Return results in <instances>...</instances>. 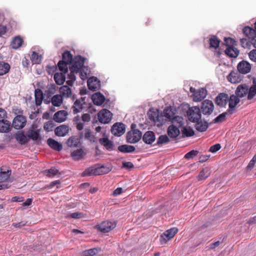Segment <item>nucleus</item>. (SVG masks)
I'll list each match as a JSON object with an SVG mask.
<instances>
[{
	"instance_id": "2f4dec72",
	"label": "nucleus",
	"mask_w": 256,
	"mask_h": 256,
	"mask_svg": "<svg viewBox=\"0 0 256 256\" xmlns=\"http://www.w3.org/2000/svg\"><path fill=\"white\" fill-rule=\"evenodd\" d=\"M160 113V110L158 109H154V108H150L147 112V115L148 119L154 122V124L156 121V118Z\"/></svg>"
},
{
	"instance_id": "09e8293b",
	"label": "nucleus",
	"mask_w": 256,
	"mask_h": 256,
	"mask_svg": "<svg viewBox=\"0 0 256 256\" xmlns=\"http://www.w3.org/2000/svg\"><path fill=\"white\" fill-rule=\"evenodd\" d=\"M23 42L20 36H16L12 40L11 45L14 49L20 48Z\"/></svg>"
},
{
	"instance_id": "4468645a",
	"label": "nucleus",
	"mask_w": 256,
	"mask_h": 256,
	"mask_svg": "<svg viewBox=\"0 0 256 256\" xmlns=\"http://www.w3.org/2000/svg\"><path fill=\"white\" fill-rule=\"evenodd\" d=\"M87 82L88 88L92 90L96 91L100 87V82L96 77L90 78L88 79Z\"/></svg>"
},
{
	"instance_id": "a19ab883",
	"label": "nucleus",
	"mask_w": 256,
	"mask_h": 256,
	"mask_svg": "<svg viewBox=\"0 0 256 256\" xmlns=\"http://www.w3.org/2000/svg\"><path fill=\"white\" fill-rule=\"evenodd\" d=\"M118 150L124 153H130L134 151L135 148L132 146L123 144L118 146Z\"/></svg>"
},
{
	"instance_id": "603ef678",
	"label": "nucleus",
	"mask_w": 256,
	"mask_h": 256,
	"mask_svg": "<svg viewBox=\"0 0 256 256\" xmlns=\"http://www.w3.org/2000/svg\"><path fill=\"white\" fill-rule=\"evenodd\" d=\"M226 120V114L222 113L219 114L217 117H216L210 123V124H217L219 122H221Z\"/></svg>"
},
{
	"instance_id": "c756f323",
	"label": "nucleus",
	"mask_w": 256,
	"mask_h": 256,
	"mask_svg": "<svg viewBox=\"0 0 256 256\" xmlns=\"http://www.w3.org/2000/svg\"><path fill=\"white\" fill-rule=\"evenodd\" d=\"M28 138L33 140H40V136L38 130H29L26 132Z\"/></svg>"
},
{
	"instance_id": "79ce46f5",
	"label": "nucleus",
	"mask_w": 256,
	"mask_h": 256,
	"mask_svg": "<svg viewBox=\"0 0 256 256\" xmlns=\"http://www.w3.org/2000/svg\"><path fill=\"white\" fill-rule=\"evenodd\" d=\"M63 98L60 94L54 96L51 98L50 102L54 106H60L62 103Z\"/></svg>"
},
{
	"instance_id": "393cba45",
	"label": "nucleus",
	"mask_w": 256,
	"mask_h": 256,
	"mask_svg": "<svg viewBox=\"0 0 256 256\" xmlns=\"http://www.w3.org/2000/svg\"><path fill=\"white\" fill-rule=\"evenodd\" d=\"M69 131L68 126L66 125H61L58 126L54 130L55 134L58 136H65Z\"/></svg>"
},
{
	"instance_id": "0e129e2a",
	"label": "nucleus",
	"mask_w": 256,
	"mask_h": 256,
	"mask_svg": "<svg viewBox=\"0 0 256 256\" xmlns=\"http://www.w3.org/2000/svg\"><path fill=\"white\" fill-rule=\"evenodd\" d=\"M84 214L82 212H76L72 214H70L67 216L68 218H70L74 219L80 218H84Z\"/></svg>"
},
{
	"instance_id": "aec40b11",
	"label": "nucleus",
	"mask_w": 256,
	"mask_h": 256,
	"mask_svg": "<svg viewBox=\"0 0 256 256\" xmlns=\"http://www.w3.org/2000/svg\"><path fill=\"white\" fill-rule=\"evenodd\" d=\"M67 115L68 112L66 110H59L54 114V120L56 122H62L66 120Z\"/></svg>"
},
{
	"instance_id": "9d476101",
	"label": "nucleus",
	"mask_w": 256,
	"mask_h": 256,
	"mask_svg": "<svg viewBox=\"0 0 256 256\" xmlns=\"http://www.w3.org/2000/svg\"><path fill=\"white\" fill-rule=\"evenodd\" d=\"M112 116L110 112L106 109H102L98 114L99 121L102 124L109 123L112 120Z\"/></svg>"
},
{
	"instance_id": "7ed1b4c3",
	"label": "nucleus",
	"mask_w": 256,
	"mask_h": 256,
	"mask_svg": "<svg viewBox=\"0 0 256 256\" xmlns=\"http://www.w3.org/2000/svg\"><path fill=\"white\" fill-rule=\"evenodd\" d=\"M202 112L200 108L198 106L190 107L186 112L188 120L192 122H196L202 118Z\"/></svg>"
},
{
	"instance_id": "ddd939ff",
	"label": "nucleus",
	"mask_w": 256,
	"mask_h": 256,
	"mask_svg": "<svg viewBox=\"0 0 256 256\" xmlns=\"http://www.w3.org/2000/svg\"><path fill=\"white\" fill-rule=\"evenodd\" d=\"M125 125L122 123L114 124L111 128L112 133L118 136H120L125 132Z\"/></svg>"
},
{
	"instance_id": "6e6d98bb",
	"label": "nucleus",
	"mask_w": 256,
	"mask_h": 256,
	"mask_svg": "<svg viewBox=\"0 0 256 256\" xmlns=\"http://www.w3.org/2000/svg\"><path fill=\"white\" fill-rule=\"evenodd\" d=\"M164 208V206L160 205L156 208L154 209L152 208V210H148V212H147L146 215L148 216V218L150 217L153 214L161 212Z\"/></svg>"
},
{
	"instance_id": "f257e3e1",
	"label": "nucleus",
	"mask_w": 256,
	"mask_h": 256,
	"mask_svg": "<svg viewBox=\"0 0 256 256\" xmlns=\"http://www.w3.org/2000/svg\"><path fill=\"white\" fill-rule=\"evenodd\" d=\"M73 60L72 55L69 51H65L62 54V60L59 61L58 66L61 72L66 73L68 72V68L70 64Z\"/></svg>"
},
{
	"instance_id": "4be33fe9",
	"label": "nucleus",
	"mask_w": 256,
	"mask_h": 256,
	"mask_svg": "<svg viewBox=\"0 0 256 256\" xmlns=\"http://www.w3.org/2000/svg\"><path fill=\"white\" fill-rule=\"evenodd\" d=\"M196 126L195 128L196 129L200 132H206L207 129L208 128V126H210L211 124H210V123L208 124L206 121H202V119L200 120H199L198 122H196Z\"/></svg>"
},
{
	"instance_id": "1a4fd4ad",
	"label": "nucleus",
	"mask_w": 256,
	"mask_h": 256,
	"mask_svg": "<svg viewBox=\"0 0 256 256\" xmlns=\"http://www.w3.org/2000/svg\"><path fill=\"white\" fill-rule=\"evenodd\" d=\"M116 226L115 222L111 221H104L100 224L95 226V228L98 230L100 232L103 233L108 232Z\"/></svg>"
},
{
	"instance_id": "338daca9",
	"label": "nucleus",
	"mask_w": 256,
	"mask_h": 256,
	"mask_svg": "<svg viewBox=\"0 0 256 256\" xmlns=\"http://www.w3.org/2000/svg\"><path fill=\"white\" fill-rule=\"evenodd\" d=\"M221 148V146L220 144H216L211 146L209 149V152L212 153H214L219 150Z\"/></svg>"
},
{
	"instance_id": "c03bdc74",
	"label": "nucleus",
	"mask_w": 256,
	"mask_h": 256,
	"mask_svg": "<svg viewBox=\"0 0 256 256\" xmlns=\"http://www.w3.org/2000/svg\"><path fill=\"white\" fill-rule=\"evenodd\" d=\"M170 142V138H168V136H166V134L160 135L158 138L156 143L154 144V146L156 145H162L164 144H166Z\"/></svg>"
},
{
	"instance_id": "c9c22d12",
	"label": "nucleus",
	"mask_w": 256,
	"mask_h": 256,
	"mask_svg": "<svg viewBox=\"0 0 256 256\" xmlns=\"http://www.w3.org/2000/svg\"><path fill=\"white\" fill-rule=\"evenodd\" d=\"M220 42L221 40L216 36H212L209 39L210 47L216 49L220 46Z\"/></svg>"
},
{
	"instance_id": "a211bd4d",
	"label": "nucleus",
	"mask_w": 256,
	"mask_h": 256,
	"mask_svg": "<svg viewBox=\"0 0 256 256\" xmlns=\"http://www.w3.org/2000/svg\"><path fill=\"white\" fill-rule=\"evenodd\" d=\"M207 90L206 88H201L198 90L196 94L193 97V100L194 102H200L204 100L206 96Z\"/></svg>"
},
{
	"instance_id": "864d4df0",
	"label": "nucleus",
	"mask_w": 256,
	"mask_h": 256,
	"mask_svg": "<svg viewBox=\"0 0 256 256\" xmlns=\"http://www.w3.org/2000/svg\"><path fill=\"white\" fill-rule=\"evenodd\" d=\"M79 143V140L74 137L70 138L67 142L68 146L70 147H76Z\"/></svg>"
},
{
	"instance_id": "58836bf2",
	"label": "nucleus",
	"mask_w": 256,
	"mask_h": 256,
	"mask_svg": "<svg viewBox=\"0 0 256 256\" xmlns=\"http://www.w3.org/2000/svg\"><path fill=\"white\" fill-rule=\"evenodd\" d=\"M182 137H191L194 134V130L190 126L182 127Z\"/></svg>"
},
{
	"instance_id": "8fccbe9b",
	"label": "nucleus",
	"mask_w": 256,
	"mask_h": 256,
	"mask_svg": "<svg viewBox=\"0 0 256 256\" xmlns=\"http://www.w3.org/2000/svg\"><path fill=\"white\" fill-rule=\"evenodd\" d=\"M167 120H168L163 116V114L161 112L160 114H158L154 124L158 127H160L164 124Z\"/></svg>"
},
{
	"instance_id": "6e6552de",
	"label": "nucleus",
	"mask_w": 256,
	"mask_h": 256,
	"mask_svg": "<svg viewBox=\"0 0 256 256\" xmlns=\"http://www.w3.org/2000/svg\"><path fill=\"white\" fill-rule=\"evenodd\" d=\"M176 122L178 124V126L171 124L168 128L167 133L170 138L175 139L180 134L179 128L182 126L184 122L182 120Z\"/></svg>"
},
{
	"instance_id": "a18cd8bd",
	"label": "nucleus",
	"mask_w": 256,
	"mask_h": 256,
	"mask_svg": "<svg viewBox=\"0 0 256 256\" xmlns=\"http://www.w3.org/2000/svg\"><path fill=\"white\" fill-rule=\"evenodd\" d=\"M44 174L47 176L48 177H54L56 175H60V173L58 170L55 168H52L49 170H46L44 172Z\"/></svg>"
},
{
	"instance_id": "69168bd1",
	"label": "nucleus",
	"mask_w": 256,
	"mask_h": 256,
	"mask_svg": "<svg viewBox=\"0 0 256 256\" xmlns=\"http://www.w3.org/2000/svg\"><path fill=\"white\" fill-rule=\"evenodd\" d=\"M54 126V122L52 121H48L44 124V128L45 130L50 132L52 130Z\"/></svg>"
},
{
	"instance_id": "39448f33",
	"label": "nucleus",
	"mask_w": 256,
	"mask_h": 256,
	"mask_svg": "<svg viewBox=\"0 0 256 256\" xmlns=\"http://www.w3.org/2000/svg\"><path fill=\"white\" fill-rule=\"evenodd\" d=\"M166 118L170 121H171L172 123H174L176 122L182 120V118L181 116H175V113L172 106L166 107L163 112H161Z\"/></svg>"
},
{
	"instance_id": "e2e57ef3",
	"label": "nucleus",
	"mask_w": 256,
	"mask_h": 256,
	"mask_svg": "<svg viewBox=\"0 0 256 256\" xmlns=\"http://www.w3.org/2000/svg\"><path fill=\"white\" fill-rule=\"evenodd\" d=\"M31 60L35 64H39L41 61V56L36 52H33L31 56Z\"/></svg>"
},
{
	"instance_id": "7c9ffc66",
	"label": "nucleus",
	"mask_w": 256,
	"mask_h": 256,
	"mask_svg": "<svg viewBox=\"0 0 256 256\" xmlns=\"http://www.w3.org/2000/svg\"><path fill=\"white\" fill-rule=\"evenodd\" d=\"M80 100H76L72 107L73 114H75L80 112L84 108Z\"/></svg>"
},
{
	"instance_id": "473e14b6",
	"label": "nucleus",
	"mask_w": 256,
	"mask_h": 256,
	"mask_svg": "<svg viewBox=\"0 0 256 256\" xmlns=\"http://www.w3.org/2000/svg\"><path fill=\"white\" fill-rule=\"evenodd\" d=\"M156 140V135L152 131L145 132V144H152Z\"/></svg>"
},
{
	"instance_id": "4c0bfd02",
	"label": "nucleus",
	"mask_w": 256,
	"mask_h": 256,
	"mask_svg": "<svg viewBox=\"0 0 256 256\" xmlns=\"http://www.w3.org/2000/svg\"><path fill=\"white\" fill-rule=\"evenodd\" d=\"M66 73L62 72L61 73L57 72L54 74V80L56 84L58 85H61L64 84L66 80Z\"/></svg>"
},
{
	"instance_id": "9b49d317",
	"label": "nucleus",
	"mask_w": 256,
	"mask_h": 256,
	"mask_svg": "<svg viewBox=\"0 0 256 256\" xmlns=\"http://www.w3.org/2000/svg\"><path fill=\"white\" fill-rule=\"evenodd\" d=\"M26 122V120L25 116L22 115H18L14 118L12 126L16 130H20L25 126Z\"/></svg>"
},
{
	"instance_id": "0eeeda50",
	"label": "nucleus",
	"mask_w": 256,
	"mask_h": 256,
	"mask_svg": "<svg viewBox=\"0 0 256 256\" xmlns=\"http://www.w3.org/2000/svg\"><path fill=\"white\" fill-rule=\"evenodd\" d=\"M200 108L203 114L210 116L214 111V104L212 100H205L202 102Z\"/></svg>"
},
{
	"instance_id": "49530a36",
	"label": "nucleus",
	"mask_w": 256,
	"mask_h": 256,
	"mask_svg": "<svg viewBox=\"0 0 256 256\" xmlns=\"http://www.w3.org/2000/svg\"><path fill=\"white\" fill-rule=\"evenodd\" d=\"M84 152L82 149H78L74 150L71 154L72 156L75 160H80L84 158Z\"/></svg>"
},
{
	"instance_id": "bf43d9fd",
	"label": "nucleus",
	"mask_w": 256,
	"mask_h": 256,
	"mask_svg": "<svg viewBox=\"0 0 256 256\" xmlns=\"http://www.w3.org/2000/svg\"><path fill=\"white\" fill-rule=\"evenodd\" d=\"M98 250L97 248H90L86 250L83 252V254L84 256H92L96 254Z\"/></svg>"
},
{
	"instance_id": "cd10ccee",
	"label": "nucleus",
	"mask_w": 256,
	"mask_h": 256,
	"mask_svg": "<svg viewBox=\"0 0 256 256\" xmlns=\"http://www.w3.org/2000/svg\"><path fill=\"white\" fill-rule=\"evenodd\" d=\"M92 98L94 104L97 106L101 105L105 100L104 96L100 92H96L94 94Z\"/></svg>"
},
{
	"instance_id": "423d86ee",
	"label": "nucleus",
	"mask_w": 256,
	"mask_h": 256,
	"mask_svg": "<svg viewBox=\"0 0 256 256\" xmlns=\"http://www.w3.org/2000/svg\"><path fill=\"white\" fill-rule=\"evenodd\" d=\"M86 58L81 56H76L72 62V66L70 68V70L72 72H79L80 70L83 68L84 60Z\"/></svg>"
},
{
	"instance_id": "13d9d810",
	"label": "nucleus",
	"mask_w": 256,
	"mask_h": 256,
	"mask_svg": "<svg viewBox=\"0 0 256 256\" xmlns=\"http://www.w3.org/2000/svg\"><path fill=\"white\" fill-rule=\"evenodd\" d=\"M240 44L244 48H250L252 44V42L246 38H242L240 40Z\"/></svg>"
},
{
	"instance_id": "37998d69",
	"label": "nucleus",
	"mask_w": 256,
	"mask_h": 256,
	"mask_svg": "<svg viewBox=\"0 0 256 256\" xmlns=\"http://www.w3.org/2000/svg\"><path fill=\"white\" fill-rule=\"evenodd\" d=\"M210 174V172L208 168H203L198 176V180H204L208 178Z\"/></svg>"
},
{
	"instance_id": "6ab92c4d",
	"label": "nucleus",
	"mask_w": 256,
	"mask_h": 256,
	"mask_svg": "<svg viewBox=\"0 0 256 256\" xmlns=\"http://www.w3.org/2000/svg\"><path fill=\"white\" fill-rule=\"evenodd\" d=\"M100 168L98 166H92L86 168L83 172V176H97L100 175V172H99ZM102 173V172H101Z\"/></svg>"
},
{
	"instance_id": "de8ad7c7",
	"label": "nucleus",
	"mask_w": 256,
	"mask_h": 256,
	"mask_svg": "<svg viewBox=\"0 0 256 256\" xmlns=\"http://www.w3.org/2000/svg\"><path fill=\"white\" fill-rule=\"evenodd\" d=\"M10 66L4 62H0V76H2L8 72Z\"/></svg>"
},
{
	"instance_id": "f03ea898",
	"label": "nucleus",
	"mask_w": 256,
	"mask_h": 256,
	"mask_svg": "<svg viewBox=\"0 0 256 256\" xmlns=\"http://www.w3.org/2000/svg\"><path fill=\"white\" fill-rule=\"evenodd\" d=\"M136 124L131 125V130L126 134V141L128 143L134 144L138 142L142 138L144 141V136L142 137V133L138 130L136 129Z\"/></svg>"
},
{
	"instance_id": "f3484780",
	"label": "nucleus",
	"mask_w": 256,
	"mask_h": 256,
	"mask_svg": "<svg viewBox=\"0 0 256 256\" xmlns=\"http://www.w3.org/2000/svg\"><path fill=\"white\" fill-rule=\"evenodd\" d=\"M235 94L238 95L240 98L248 95V86L246 84H242L238 85L235 90Z\"/></svg>"
},
{
	"instance_id": "bb28decb",
	"label": "nucleus",
	"mask_w": 256,
	"mask_h": 256,
	"mask_svg": "<svg viewBox=\"0 0 256 256\" xmlns=\"http://www.w3.org/2000/svg\"><path fill=\"white\" fill-rule=\"evenodd\" d=\"M224 52L227 56L232 58H236L239 54V50L237 48L232 46L227 47L224 50Z\"/></svg>"
},
{
	"instance_id": "052dcab7",
	"label": "nucleus",
	"mask_w": 256,
	"mask_h": 256,
	"mask_svg": "<svg viewBox=\"0 0 256 256\" xmlns=\"http://www.w3.org/2000/svg\"><path fill=\"white\" fill-rule=\"evenodd\" d=\"M199 153V152L196 150H192L190 152L186 153L184 156V158L186 160H190L192 158H193L195 156H196Z\"/></svg>"
},
{
	"instance_id": "f704fd0d",
	"label": "nucleus",
	"mask_w": 256,
	"mask_h": 256,
	"mask_svg": "<svg viewBox=\"0 0 256 256\" xmlns=\"http://www.w3.org/2000/svg\"><path fill=\"white\" fill-rule=\"evenodd\" d=\"M35 102L36 106H40L44 99V94L42 90L37 88L34 91Z\"/></svg>"
},
{
	"instance_id": "dca6fc26",
	"label": "nucleus",
	"mask_w": 256,
	"mask_h": 256,
	"mask_svg": "<svg viewBox=\"0 0 256 256\" xmlns=\"http://www.w3.org/2000/svg\"><path fill=\"white\" fill-rule=\"evenodd\" d=\"M237 69L241 74H246L250 71L251 66L249 62L242 60L238 64Z\"/></svg>"
},
{
	"instance_id": "b1692460",
	"label": "nucleus",
	"mask_w": 256,
	"mask_h": 256,
	"mask_svg": "<svg viewBox=\"0 0 256 256\" xmlns=\"http://www.w3.org/2000/svg\"><path fill=\"white\" fill-rule=\"evenodd\" d=\"M242 32L249 39L252 38V40H254L256 38V30L250 26H245L242 30Z\"/></svg>"
},
{
	"instance_id": "3c124183",
	"label": "nucleus",
	"mask_w": 256,
	"mask_h": 256,
	"mask_svg": "<svg viewBox=\"0 0 256 256\" xmlns=\"http://www.w3.org/2000/svg\"><path fill=\"white\" fill-rule=\"evenodd\" d=\"M256 96V86H250L248 87V95L247 99L248 100H252Z\"/></svg>"
},
{
	"instance_id": "4d7b16f0",
	"label": "nucleus",
	"mask_w": 256,
	"mask_h": 256,
	"mask_svg": "<svg viewBox=\"0 0 256 256\" xmlns=\"http://www.w3.org/2000/svg\"><path fill=\"white\" fill-rule=\"evenodd\" d=\"M224 44L228 46L234 47L236 45V41L232 38L230 37H225L224 38Z\"/></svg>"
},
{
	"instance_id": "680f3d73",
	"label": "nucleus",
	"mask_w": 256,
	"mask_h": 256,
	"mask_svg": "<svg viewBox=\"0 0 256 256\" xmlns=\"http://www.w3.org/2000/svg\"><path fill=\"white\" fill-rule=\"evenodd\" d=\"M80 118L79 116H76L74 118V121L76 122V128L78 130H81L84 128V123L80 122Z\"/></svg>"
},
{
	"instance_id": "20e7f679",
	"label": "nucleus",
	"mask_w": 256,
	"mask_h": 256,
	"mask_svg": "<svg viewBox=\"0 0 256 256\" xmlns=\"http://www.w3.org/2000/svg\"><path fill=\"white\" fill-rule=\"evenodd\" d=\"M178 232V229L176 228H172L165 231L160 238V244H166L168 241L172 238Z\"/></svg>"
},
{
	"instance_id": "412c9836",
	"label": "nucleus",
	"mask_w": 256,
	"mask_h": 256,
	"mask_svg": "<svg viewBox=\"0 0 256 256\" xmlns=\"http://www.w3.org/2000/svg\"><path fill=\"white\" fill-rule=\"evenodd\" d=\"M14 138L16 141L20 144H24L28 141L27 136H26L22 131H18L14 134Z\"/></svg>"
},
{
	"instance_id": "ea45409f",
	"label": "nucleus",
	"mask_w": 256,
	"mask_h": 256,
	"mask_svg": "<svg viewBox=\"0 0 256 256\" xmlns=\"http://www.w3.org/2000/svg\"><path fill=\"white\" fill-rule=\"evenodd\" d=\"M100 143L105 146L107 150H112L113 148V142L107 138H100L99 139Z\"/></svg>"
},
{
	"instance_id": "2eb2a0df",
	"label": "nucleus",
	"mask_w": 256,
	"mask_h": 256,
	"mask_svg": "<svg viewBox=\"0 0 256 256\" xmlns=\"http://www.w3.org/2000/svg\"><path fill=\"white\" fill-rule=\"evenodd\" d=\"M242 74L238 70L232 71L227 76L228 80L232 83H238L242 80Z\"/></svg>"
},
{
	"instance_id": "c85d7f7f",
	"label": "nucleus",
	"mask_w": 256,
	"mask_h": 256,
	"mask_svg": "<svg viewBox=\"0 0 256 256\" xmlns=\"http://www.w3.org/2000/svg\"><path fill=\"white\" fill-rule=\"evenodd\" d=\"M79 137L82 139L84 138L85 139L90 140V142H94V137L92 135L91 131L90 129H86L84 130V133L81 132L79 134Z\"/></svg>"
},
{
	"instance_id": "e433bc0d",
	"label": "nucleus",
	"mask_w": 256,
	"mask_h": 256,
	"mask_svg": "<svg viewBox=\"0 0 256 256\" xmlns=\"http://www.w3.org/2000/svg\"><path fill=\"white\" fill-rule=\"evenodd\" d=\"M240 97L236 94H232L230 97L228 96V106H230V108L232 107L236 108V105L240 102Z\"/></svg>"
},
{
	"instance_id": "72a5a7b5",
	"label": "nucleus",
	"mask_w": 256,
	"mask_h": 256,
	"mask_svg": "<svg viewBox=\"0 0 256 256\" xmlns=\"http://www.w3.org/2000/svg\"><path fill=\"white\" fill-rule=\"evenodd\" d=\"M60 92L62 98H70L72 96V92L71 89L68 86H63L60 88Z\"/></svg>"
},
{
	"instance_id": "5fc2aeb1",
	"label": "nucleus",
	"mask_w": 256,
	"mask_h": 256,
	"mask_svg": "<svg viewBox=\"0 0 256 256\" xmlns=\"http://www.w3.org/2000/svg\"><path fill=\"white\" fill-rule=\"evenodd\" d=\"M11 174V170L0 172V182L6 180Z\"/></svg>"
},
{
	"instance_id": "774afa93",
	"label": "nucleus",
	"mask_w": 256,
	"mask_h": 256,
	"mask_svg": "<svg viewBox=\"0 0 256 256\" xmlns=\"http://www.w3.org/2000/svg\"><path fill=\"white\" fill-rule=\"evenodd\" d=\"M256 162V154L254 155L252 159L250 162L248 166H247L248 170H252L254 168L255 163Z\"/></svg>"
},
{
	"instance_id": "5701e85b",
	"label": "nucleus",
	"mask_w": 256,
	"mask_h": 256,
	"mask_svg": "<svg viewBox=\"0 0 256 256\" xmlns=\"http://www.w3.org/2000/svg\"><path fill=\"white\" fill-rule=\"evenodd\" d=\"M12 128L10 122L8 120H0V132H8Z\"/></svg>"
},
{
	"instance_id": "a878e982",
	"label": "nucleus",
	"mask_w": 256,
	"mask_h": 256,
	"mask_svg": "<svg viewBox=\"0 0 256 256\" xmlns=\"http://www.w3.org/2000/svg\"><path fill=\"white\" fill-rule=\"evenodd\" d=\"M47 143L49 146L54 150L60 151L62 150V144L52 138H49L47 140Z\"/></svg>"
},
{
	"instance_id": "f8f14e48",
	"label": "nucleus",
	"mask_w": 256,
	"mask_h": 256,
	"mask_svg": "<svg viewBox=\"0 0 256 256\" xmlns=\"http://www.w3.org/2000/svg\"><path fill=\"white\" fill-rule=\"evenodd\" d=\"M216 104L220 108H225L228 102V95L224 92L220 93L214 100Z\"/></svg>"
}]
</instances>
